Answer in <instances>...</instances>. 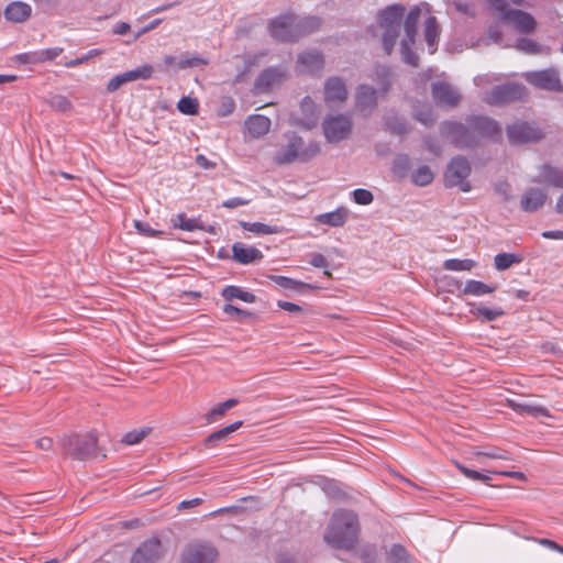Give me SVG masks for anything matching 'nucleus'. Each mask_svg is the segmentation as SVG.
Wrapping results in <instances>:
<instances>
[{
  "label": "nucleus",
  "mask_w": 563,
  "mask_h": 563,
  "mask_svg": "<svg viewBox=\"0 0 563 563\" xmlns=\"http://www.w3.org/2000/svg\"><path fill=\"white\" fill-rule=\"evenodd\" d=\"M360 525L352 511L338 510L333 514L324 533V541L338 549L351 550L358 540Z\"/></svg>",
  "instance_id": "1"
},
{
  "label": "nucleus",
  "mask_w": 563,
  "mask_h": 563,
  "mask_svg": "<svg viewBox=\"0 0 563 563\" xmlns=\"http://www.w3.org/2000/svg\"><path fill=\"white\" fill-rule=\"evenodd\" d=\"M287 142L283 144L274 156L277 165H288L296 162H308L320 153V146L317 142H305L302 137L296 134L286 136Z\"/></svg>",
  "instance_id": "2"
},
{
  "label": "nucleus",
  "mask_w": 563,
  "mask_h": 563,
  "mask_svg": "<svg viewBox=\"0 0 563 563\" xmlns=\"http://www.w3.org/2000/svg\"><path fill=\"white\" fill-rule=\"evenodd\" d=\"M98 438L95 432L69 434L60 439V446L67 456L84 461L97 454Z\"/></svg>",
  "instance_id": "3"
},
{
  "label": "nucleus",
  "mask_w": 563,
  "mask_h": 563,
  "mask_svg": "<svg viewBox=\"0 0 563 563\" xmlns=\"http://www.w3.org/2000/svg\"><path fill=\"white\" fill-rule=\"evenodd\" d=\"M405 10V7L401 4H393L384 9L379 14L380 27L385 30L383 44L387 54H390L396 44Z\"/></svg>",
  "instance_id": "4"
},
{
  "label": "nucleus",
  "mask_w": 563,
  "mask_h": 563,
  "mask_svg": "<svg viewBox=\"0 0 563 563\" xmlns=\"http://www.w3.org/2000/svg\"><path fill=\"white\" fill-rule=\"evenodd\" d=\"M271 35L279 42H296L305 35L302 26L294 15H282L269 24Z\"/></svg>",
  "instance_id": "5"
},
{
  "label": "nucleus",
  "mask_w": 563,
  "mask_h": 563,
  "mask_svg": "<svg viewBox=\"0 0 563 563\" xmlns=\"http://www.w3.org/2000/svg\"><path fill=\"white\" fill-rule=\"evenodd\" d=\"M218 550L208 541L194 540L181 552V563H214Z\"/></svg>",
  "instance_id": "6"
},
{
  "label": "nucleus",
  "mask_w": 563,
  "mask_h": 563,
  "mask_svg": "<svg viewBox=\"0 0 563 563\" xmlns=\"http://www.w3.org/2000/svg\"><path fill=\"white\" fill-rule=\"evenodd\" d=\"M471 173V165L463 157L453 158L446 167L444 174L445 185L448 187H459L462 191L468 192L472 187L466 180Z\"/></svg>",
  "instance_id": "7"
},
{
  "label": "nucleus",
  "mask_w": 563,
  "mask_h": 563,
  "mask_svg": "<svg viewBox=\"0 0 563 563\" xmlns=\"http://www.w3.org/2000/svg\"><path fill=\"white\" fill-rule=\"evenodd\" d=\"M322 129L327 141L336 143L351 134L352 122L349 117L343 114L330 115L324 119Z\"/></svg>",
  "instance_id": "8"
},
{
  "label": "nucleus",
  "mask_w": 563,
  "mask_h": 563,
  "mask_svg": "<svg viewBox=\"0 0 563 563\" xmlns=\"http://www.w3.org/2000/svg\"><path fill=\"white\" fill-rule=\"evenodd\" d=\"M526 96V89L518 84L503 85L494 88L485 97V101L489 104H501L516 100H520Z\"/></svg>",
  "instance_id": "9"
},
{
  "label": "nucleus",
  "mask_w": 563,
  "mask_h": 563,
  "mask_svg": "<svg viewBox=\"0 0 563 563\" xmlns=\"http://www.w3.org/2000/svg\"><path fill=\"white\" fill-rule=\"evenodd\" d=\"M525 78L530 85L539 89L551 91L562 89V84L559 78L558 71L554 69L529 71L525 74Z\"/></svg>",
  "instance_id": "10"
},
{
  "label": "nucleus",
  "mask_w": 563,
  "mask_h": 563,
  "mask_svg": "<svg viewBox=\"0 0 563 563\" xmlns=\"http://www.w3.org/2000/svg\"><path fill=\"white\" fill-rule=\"evenodd\" d=\"M162 554V542L157 538H152L141 543L133 552L130 563H155Z\"/></svg>",
  "instance_id": "11"
},
{
  "label": "nucleus",
  "mask_w": 563,
  "mask_h": 563,
  "mask_svg": "<svg viewBox=\"0 0 563 563\" xmlns=\"http://www.w3.org/2000/svg\"><path fill=\"white\" fill-rule=\"evenodd\" d=\"M504 21L511 24L522 34H532L538 26L537 20L532 14L518 9L505 11Z\"/></svg>",
  "instance_id": "12"
},
{
  "label": "nucleus",
  "mask_w": 563,
  "mask_h": 563,
  "mask_svg": "<svg viewBox=\"0 0 563 563\" xmlns=\"http://www.w3.org/2000/svg\"><path fill=\"white\" fill-rule=\"evenodd\" d=\"M508 139L512 144L526 143L541 139V132L528 123H516L508 126Z\"/></svg>",
  "instance_id": "13"
},
{
  "label": "nucleus",
  "mask_w": 563,
  "mask_h": 563,
  "mask_svg": "<svg viewBox=\"0 0 563 563\" xmlns=\"http://www.w3.org/2000/svg\"><path fill=\"white\" fill-rule=\"evenodd\" d=\"M347 98V89L339 77H331L324 84V100L328 104L344 102Z\"/></svg>",
  "instance_id": "14"
},
{
  "label": "nucleus",
  "mask_w": 563,
  "mask_h": 563,
  "mask_svg": "<svg viewBox=\"0 0 563 563\" xmlns=\"http://www.w3.org/2000/svg\"><path fill=\"white\" fill-rule=\"evenodd\" d=\"M432 96L434 101L442 107H455L461 99L460 93L445 82L434 84Z\"/></svg>",
  "instance_id": "15"
},
{
  "label": "nucleus",
  "mask_w": 563,
  "mask_h": 563,
  "mask_svg": "<svg viewBox=\"0 0 563 563\" xmlns=\"http://www.w3.org/2000/svg\"><path fill=\"white\" fill-rule=\"evenodd\" d=\"M473 133L489 139H499L501 129L498 123L489 118L477 117L471 123Z\"/></svg>",
  "instance_id": "16"
},
{
  "label": "nucleus",
  "mask_w": 563,
  "mask_h": 563,
  "mask_svg": "<svg viewBox=\"0 0 563 563\" xmlns=\"http://www.w3.org/2000/svg\"><path fill=\"white\" fill-rule=\"evenodd\" d=\"M233 260L240 264H251L261 261L264 255L261 250L255 246H247L243 243H234L232 245Z\"/></svg>",
  "instance_id": "17"
},
{
  "label": "nucleus",
  "mask_w": 563,
  "mask_h": 563,
  "mask_svg": "<svg viewBox=\"0 0 563 563\" xmlns=\"http://www.w3.org/2000/svg\"><path fill=\"white\" fill-rule=\"evenodd\" d=\"M508 406L520 415L531 417H550L548 408L533 401H517L515 399L507 400Z\"/></svg>",
  "instance_id": "18"
},
{
  "label": "nucleus",
  "mask_w": 563,
  "mask_h": 563,
  "mask_svg": "<svg viewBox=\"0 0 563 563\" xmlns=\"http://www.w3.org/2000/svg\"><path fill=\"white\" fill-rule=\"evenodd\" d=\"M547 199L548 196L542 189L530 188L523 194L520 207L526 212H533L540 209Z\"/></svg>",
  "instance_id": "19"
},
{
  "label": "nucleus",
  "mask_w": 563,
  "mask_h": 563,
  "mask_svg": "<svg viewBox=\"0 0 563 563\" xmlns=\"http://www.w3.org/2000/svg\"><path fill=\"white\" fill-rule=\"evenodd\" d=\"M245 129L253 139L266 135L271 129V120L262 114L250 115L245 120Z\"/></svg>",
  "instance_id": "20"
},
{
  "label": "nucleus",
  "mask_w": 563,
  "mask_h": 563,
  "mask_svg": "<svg viewBox=\"0 0 563 563\" xmlns=\"http://www.w3.org/2000/svg\"><path fill=\"white\" fill-rule=\"evenodd\" d=\"M285 78V73L277 68H267L263 70L255 81V88L260 91H266L275 84H279Z\"/></svg>",
  "instance_id": "21"
},
{
  "label": "nucleus",
  "mask_w": 563,
  "mask_h": 563,
  "mask_svg": "<svg viewBox=\"0 0 563 563\" xmlns=\"http://www.w3.org/2000/svg\"><path fill=\"white\" fill-rule=\"evenodd\" d=\"M32 8L22 1L10 3L4 11L5 18L12 22H24L31 15Z\"/></svg>",
  "instance_id": "22"
},
{
  "label": "nucleus",
  "mask_w": 563,
  "mask_h": 563,
  "mask_svg": "<svg viewBox=\"0 0 563 563\" xmlns=\"http://www.w3.org/2000/svg\"><path fill=\"white\" fill-rule=\"evenodd\" d=\"M349 216V210L345 207H339L334 211L318 214L316 221L321 224L330 227H342Z\"/></svg>",
  "instance_id": "23"
},
{
  "label": "nucleus",
  "mask_w": 563,
  "mask_h": 563,
  "mask_svg": "<svg viewBox=\"0 0 563 563\" xmlns=\"http://www.w3.org/2000/svg\"><path fill=\"white\" fill-rule=\"evenodd\" d=\"M242 420L234 421L233 423L212 432L208 438H206L205 445L207 448H211L216 446L220 442L227 441L233 432L242 427Z\"/></svg>",
  "instance_id": "24"
},
{
  "label": "nucleus",
  "mask_w": 563,
  "mask_h": 563,
  "mask_svg": "<svg viewBox=\"0 0 563 563\" xmlns=\"http://www.w3.org/2000/svg\"><path fill=\"white\" fill-rule=\"evenodd\" d=\"M497 289L496 285H488L481 280L468 279L464 283L461 290L462 295L481 297L494 292Z\"/></svg>",
  "instance_id": "25"
},
{
  "label": "nucleus",
  "mask_w": 563,
  "mask_h": 563,
  "mask_svg": "<svg viewBox=\"0 0 563 563\" xmlns=\"http://www.w3.org/2000/svg\"><path fill=\"white\" fill-rule=\"evenodd\" d=\"M298 64L301 66L302 70L316 71L323 67L324 60L320 53L307 52L299 55Z\"/></svg>",
  "instance_id": "26"
},
{
  "label": "nucleus",
  "mask_w": 563,
  "mask_h": 563,
  "mask_svg": "<svg viewBox=\"0 0 563 563\" xmlns=\"http://www.w3.org/2000/svg\"><path fill=\"white\" fill-rule=\"evenodd\" d=\"M63 51L64 49L62 47H51V48L24 54V55H22V58H23V62H27V63H44L47 60L55 59L63 53Z\"/></svg>",
  "instance_id": "27"
},
{
  "label": "nucleus",
  "mask_w": 563,
  "mask_h": 563,
  "mask_svg": "<svg viewBox=\"0 0 563 563\" xmlns=\"http://www.w3.org/2000/svg\"><path fill=\"white\" fill-rule=\"evenodd\" d=\"M239 402H240L239 399L230 398L221 404H218L217 406H214L211 410H209L205 415V421L207 423H213V422L218 421L227 413V411H229L233 407L238 406Z\"/></svg>",
  "instance_id": "28"
},
{
  "label": "nucleus",
  "mask_w": 563,
  "mask_h": 563,
  "mask_svg": "<svg viewBox=\"0 0 563 563\" xmlns=\"http://www.w3.org/2000/svg\"><path fill=\"white\" fill-rule=\"evenodd\" d=\"M540 181L549 184L556 188H563V172L550 166L544 165L540 172Z\"/></svg>",
  "instance_id": "29"
},
{
  "label": "nucleus",
  "mask_w": 563,
  "mask_h": 563,
  "mask_svg": "<svg viewBox=\"0 0 563 563\" xmlns=\"http://www.w3.org/2000/svg\"><path fill=\"white\" fill-rule=\"evenodd\" d=\"M240 224L244 230L250 231L257 235L278 234L284 231V229L282 227H277V225L272 227V225H268V224H265L262 222H244V221H242Z\"/></svg>",
  "instance_id": "30"
},
{
  "label": "nucleus",
  "mask_w": 563,
  "mask_h": 563,
  "mask_svg": "<svg viewBox=\"0 0 563 563\" xmlns=\"http://www.w3.org/2000/svg\"><path fill=\"white\" fill-rule=\"evenodd\" d=\"M424 37L430 47V53L433 54L437 49L439 37V25L434 16H429L424 23Z\"/></svg>",
  "instance_id": "31"
},
{
  "label": "nucleus",
  "mask_w": 563,
  "mask_h": 563,
  "mask_svg": "<svg viewBox=\"0 0 563 563\" xmlns=\"http://www.w3.org/2000/svg\"><path fill=\"white\" fill-rule=\"evenodd\" d=\"M376 99L375 89L367 86H360L356 96V104L360 109L366 110L373 108L376 104Z\"/></svg>",
  "instance_id": "32"
},
{
  "label": "nucleus",
  "mask_w": 563,
  "mask_h": 563,
  "mask_svg": "<svg viewBox=\"0 0 563 563\" xmlns=\"http://www.w3.org/2000/svg\"><path fill=\"white\" fill-rule=\"evenodd\" d=\"M421 10L419 7H415L410 10L408 13L406 20H405V32H406V38L413 44L415 37L417 35V25L420 19Z\"/></svg>",
  "instance_id": "33"
},
{
  "label": "nucleus",
  "mask_w": 563,
  "mask_h": 563,
  "mask_svg": "<svg viewBox=\"0 0 563 563\" xmlns=\"http://www.w3.org/2000/svg\"><path fill=\"white\" fill-rule=\"evenodd\" d=\"M470 311L483 321H493L505 314V311L500 307L487 308L484 306H474Z\"/></svg>",
  "instance_id": "34"
},
{
  "label": "nucleus",
  "mask_w": 563,
  "mask_h": 563,
  "mask_svg": "<svg viewBox=\"0 0 563 563\" xmlns=\"http://www.w3.org/2000/svg\"><path fill=\"white\" fill-rule=\"evenodd\" d=\"M522 256L515 253H499L494 258V264L497 271H505L514 264L522 262Z\"/></svg>",
  "instance_id": "35"
},
{
  "label": "nucleus",
  "mask_w": 563,
  "mask_h": 563,
  "mask_svg": "<svg viewBox=\"0 0 563 563\" xmlns=\"http://www.w3.org/2000/svg\"><path fill=\"white\" fill-rule=\"evenodd\" d=\"M222 296L227 299V300H231V299H240L244 302H254L255 301V295L252 294V292H249V291H244L242 290L241 288L239 287H235V286H228L227 288L223 289L222 291Z\"/></svg>",
  "instance_id": "36"
},
{
  "label": "nucleus",
  "mask_w": 563,
  "mask_h": 563,
  "mask_svg": "<svg viewBox=\"0 0 563 563\" xmlns=\"http://www.w3.org/2000/svg\"><path fill=\"white\" fill-rule=\"evenodd\" d=\"M476 263L473 260L465 258V260H459V258H450L444 261L443 268L448 271H455V272H462V271H472L475 267Z\"/></svg>",
  "instance_id": "37"
},
{
  "label": "nucleus",
  "mask_w": 563,
  "mask_h": 563,
  "mask_svg": "<svg viewBox=\"0 0 563 563\" xmlns=\"http://www.w3.org/2000/svg\"><path fill=\"white\" fill-rule=\"evenodd\" d=\"M173 225L174 228L192 232L195 230L201 229V225L199 224V221L196 219H189L184 213L177 214L175 218H173Z\"/></svg>",
  "instance_id": "38"
},
{
  "label": "nucleus",
  "mask_w": 563,
  "mask_h": 563,
  "mask_svg": "<svg viewBox=\"0 0 563 563\" xmlns=\"http://www.w3.org/2000/svg\"><path fill=\"white\" fill-rule=\"evenodd\" d=\"M154 69L151 65H142L135 69L124 71L128 82L135 80H146L152 77Z\"/></svg>",
  "instance_id": "39"
},
{
  "label": "nucleus",
  "mask_w": 563,
  "mask_h": 563,
  "mask_svg": "<svg viewBox=\"0 0 563 563\" xmlns=\"http://www.w3.org/2000/svg\"><path fill=\"white\" fill-rule=\"evenodd\" d=\"M177 109L184 114L195 115L199 111V102L196 98L183 97L177 103Z\"/></svg>",
  "instance_id": "40"
},
{
  "label": "nucleus",
  "mask_w": 563,
  "mask_h": 563,
  "mask_svg": "<svg viewBox=\"0 0 563 563\" xmlns=\"http://www.w3.org/2000/svg\"><path fill=\"white\" fill-rule=\"evenodd\" d=\"M433 180V173L428 166L419 167L412 174V181L418 186H427Z\"/></svg>",
  "instance_id": "41"
},
{
  "label": "nucleus",
  "mask_w": 563,
  "mask_h": 563,
  "mask_svg": "<svg viewBox=\"0 0 563 563\" xmlns=\"http://www.w3.org/2000/svg\"><path fill=\"white\" fill-rule=\"evenodd\" d=\"M389 563H410L408 554L404 547L394 544L388 553Z\"/></svg>",
  "instance_id": "42"
},
{
  "label": "nucleus",
  "mask_w": 563,
  "mask_h": 563,
  "mask_svg": "<svg viewBox=\"0 0 563 563\" xmlns=\"http://www.w3.org/2000/svg\"><path fill=\"white\" fill-rule=\"evenodd\" d=\"M150 432V428L133 430L124 434L123 442L128 445L140 443Z\"/></svg>",
  "instance_id": "43"
},
{
  "label": "nucleus",
  "mask_w": 563,
  "mask_h": 563,
  "mask_svg": "<svg viewBox=\"0 0 563 563\" xmlns=\"http://www.w3.org/2000/svg\"><path fill=\"white\" fill-rule=\"evenodd\" d=\"M456 467L465 477H467L472 481H481L484 483H488L492 479V477L489 475L482 474L477 471L471 470L460 463H456Z\"/></svg>",
  "instance_id": "44"
},
{
  "label": "nucleus",
  "mask_w": 563,
  "mask_h": 563,
  "mask_svg": "<svg viewBox=\"0 0 563 563\" xmlns=\"http://www.w3.org/2000/svg\"><path fill=\"white\" fill-rule=\"evenodd\" d=\"M412 44L408 41V38H405L401 43V53H402V58L404 60L413 66V67H417L418 66V62H419V58L418 56L415 54V52L411 51L410 46Z\"/></svg>",
  "instance_id": "45"
},
{
  "label": "nucleus",
  "mask_w": 563,
  "mask_h": 563,
  "mask_svg": "<svg viewBox=\"0 0 563 563\" xmlns=\"http://www.w3.org/2000/svg\"><path fill=\"white\" fill-rule=\"evenodd\" d=\"M353 199L357 205L366 206L373 202L374 196L369 190L358 188L353 191Z\"/></svg>",
  "instance_id": "46"
},
{
  "label": "nucleus",
  "mask_w": 563,
  "mask_h": 563,
  "mask_svg": "<svg viewBox=\"0 0 563 563\" xmlns=\"http://www.w3.org/2000/svg\"><path fill=\"white\" fill-rule=\"evenodd\" d=\"M272 279L280 287L287 289H297L300 286H306L303 283L297 282L285 276H272Z\"/></svg>",
  "instance_id": "47"
},
{
  "label": "nucleus",
  "mask_w": 563,
  "mask_h": 563,
  "mask_svg": "<svg viewBox=\"0 0 563 563\" xmlns=\"http://www.w3.org/2000/svg\"><path fill=\"white\" fill-rule=\"evenodd\" d=\"M125 84H128V80L124 73L115 75L108 81L107 91L114 92Z\"/></svg>",
  "instance_id": "48"
},
{
  "label": "nucleus",
  "mask_w": 563,
  "mask_h": 563,
  "mask_svg": "<svg viewBox=\"0 0 563 563\" xmlns=\"http://www.w3.org/2000/svg\"><path fill=\"white\" fill-rule=\"evenodd\" d=\"M206 64H207V60H205L203 58L194 56V57L181 58L177 65H178V68L184 69V68H191V67H197V66L206 65Z\"/></svg>",
  "instance_id": "49"
},
{
  "label": "nucleus",
  "mask_w": 563,
  "mask_h": 563,
  "mask_svg": "<svg viewBox=\"0 0 563 563\" xmlns=\"http://www.w3.org/2000/svg\"><path fill=\"white\" fill-rule=\"evenodd\" d=\"M517 46L519 49L527 52V53L534 54V53L539 52V45L534 41H531V40H527V38L520 40V41H518Z\"/></svg>",
  "instance_id": "50"
},
{
  "label": "nucleus",
  "mask_w": 563,
  "mask_h": 563,
  "mask_svg": "<svg viewBox=\"0 0 563 563\" xmlns=\"http://www.w3.org/2000/svg\"><path fill=\"white\" fill-rule=\"evenodd\" d=\"M476 455L477 456H486V457L495 459V460H510V457L506 451L498 450V449L493 450V451H487V452H477Z\"/></svg>",
  "instance_id": "51"
},
{
  "label": "nucleus",
  "mask_w": 563,
  "mask_h": 563,
  "mask_svg": "<svg viewBox=\"0 0 563 563\" xmlns=\"http://www.w3.org/2000/svg\"><path fill=\"white\" fill-rule=\"evenodd\" d=\"M416 119L424 125L431 124L434 119L431 109H424L416 114Z\"/></svg>",
  "instance_id": "52"
},
{
  "label": "nucleus",
  "mask_w": 563,
  "mask_h": 563,
  "mask_svg": "<svg viewBox=\"0 0 563 563\" xmlns=\"http://www.w3.org/2000/svg\"><path fill=\"white\" fill-rule=\"evenodd\" d=\"M250 201L240 197L230 198L223 201L222 206L228 209L238 208L247 205Z\"/></svg>",
  "instance_id": "53"
},
{
  "label": "nucleus",
  "mask_w": 563,
  "mask_h": 563,
  "mask_svg": "<svg viewBox=\"0 0 563 563\" xmlns=\"http://www.w3.org/2000/svg\"><path fill=\"white\" fill-rule=\"evenodd\" d=\"M277 306L280 309H283L285 311H288L290 313H298V312H300L302 310L300 306H298L297 303L290 302V301L279 300L277 302Z\"/></svg>",
  "instance_id": "54"
},
{
  "label": "nucleus",
  "mask_w": 563,
  "mask_h": 563,
  "mask_svg": "<svg viewBox=\"0 0 563 563\" xmlns=\"http://www.w3.org/2000/svg\"><path fill=\"white\" fill-rule=\"evenodd\" d=\"M134 227L135 229L144 234V235H147V236H155L157 234V232L155 230H153L148 224L146 223H143L141 221H135L134 222Z\"/></svg>",
  "instance_id": "55"
},
{
  "label": "nucleus",
  "mask_w": 563,
  "mask_h": 563,
  "mask_svg": "<svg viewBox=\"0 0 563 563\" xmlns=\"http://www.w3.org/2000/svg\"><path fill=\"white\" fill-rule=\"evenodd\" d=\"M196 163L199 167L203 169H213L217 164L214 162L209 161L205 155L199 154L196 156Z\"/></svg>",
  "instance_id": "56"
},
{
  "label": "nucleus",
  "mask_w": 563,
  "mask_h": 563,
  "mask_svg": "<svg viewBox=\"0 0 563 563\" xmlns=\"http://www.w3.org/2000/svg\"><path fill=\"white\" fill-rule=\"evenodd\" d=\"M35 445L40 450L49 451L53 449V440L48 437H43L36 440Z\"/></svg>",
  "instance_id": "57"
},
{
  "label": "nucleus",
  "mask_w": 563,
  "mask_h": 563,
  "mask_svg": "<svg viewBox=\"0 0 563 563\" xmlns=\"http://www.w3.org/2000/svg\"><path fill=\"white\" fill-rule=\"evenodd\" d=\"M489 4L496 9L501 14V19L504 20V13L505 11H508V5L506 3V0H488Z\"/></svg>",
  "instance_id": "58"
},
{
  "label": "nucleus",
  "mask_w": 563,
  "mask_h": 563,
  "mask_svg": "<svg viewBox=\"0 0 563 563\" xmlns=\"http://www.w3.org/2000/svg\"><path fill=\"white\" fill-rule=\"evenodd\" d=\"M311 265L318 268L328 266V261L322 254H314L310 261Z\"/></svg>",
  "instance_id": "59"
},
{
  "label": "nucleus",
  "mask_w": 563,
  "mask_h": 563,
  "mask_svg": "<svg viewBox=\"0 0 563 563\" xmlns=\"http://www.w3.org/2000/svg\"><path fill=\"white\" fill-rule=\"evenodd\" d=\"M223 311L228 314H239V316H249L250 313L233 306V305H230V303H227L223 306Z\"/></svg>",
  "instance_id": "60"
},
{
  "label": "nucleus",
  "mask_w": 563,
  "mask_h": 563,
  "mask_svg": "<svg viewBox=\"0 0 563 563\" xmlns=\"http://www.w3.org/2000/svg\"><path fill=\"white\" fill-rule=\"evenodd\" d=\"M387 128L388 130L391 132V133H395V134H402L406 132V129H405V125L400 122H391V121H387Z\"/></svg>",
  "instance_id": "61"
},
{
  "label": "nucleus",
  "mask_w": 563,
  "mask_h": 563,
  "mask_svg": "<svg viewBox=\"0 0 563 563\" xmlns=\"http://www.w3.org/2000/svg\"><path fill=\"white\" fill-rule=\"evenodd\" d=\"M201 503H202L201 498H192L189 500H183L178 505V510H184V509H188L191 507H196V506H199Z\"/></svg>",
  "instance_id": "62"
},
{
  "label": "nucleus",
  "mask_w": 563,
  "mask_h": 563,
  "mask_svg": "<svg viewBox=\"0 0 563 563\" xmlns=\"http://www.w3.org/2000/svg\"><path fill=\"white\" fill-rule=\"evenodd\" d=\"M91 56H92V52H90L88 55H85L82 57L67 60V62H65L64 65L66 67H76V66H79V65L84 64L85 62H87Z\"/></svg>",
  "instance_id": "63"
},
{
  "label": "nucleus",
  "mask_w": 563,
  "mask_h": 563,
  "mask_svg": "<svg viewBox=\"0 0 563 563\" xmlns=\"http://www.w3.org/2000/svg\"><path fill=\"white\" fill-rule=\"evenodd\" d=\"M300 108L302 109V111H307V112L311 113L312 115L314 114L316 104H314L313 100L310 99L309 97H306L302 100Z\"/></svg>",
  "instance_id": "64"
}]
</instances>
